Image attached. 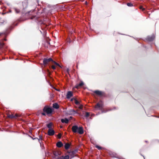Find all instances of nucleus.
I'll return each mask as SVG.
<instances>
[{"instance_id":"obj_1","label":"nucleus","mask_w":159,"mask_h":159,"mask_svg":"<svg viewBox=\"0 0 159 159\" xmlns=\"http://www.w3.org/2000/svg\"><path fill=\"white\" fill-rule=\"evenodd\" d=\"M78 152L77 150H71L68 152V155L65 157L64 159H69L77 155V153Z\"/></svg>"},{"instance_id":"obj_2","label":"nucleus","mask_w":159,"mask_h":159,"mask_svg":"<svg viewBox=\"0 0 159 159\" xmlns=\"http://www.w3.org/2000/svg\"><path fill=\"white\" fill-rule=\"evenodd\" d=\"M72 131L75 133L78 132L80 134H82L84 133L83 127H80L78 128L77 125H74L71 128Z\"/></svg>"},{"instance_id":"obj_3","label":"nucleus","mask_w":159,"mask_h":159,"mask_svg":"<svg viewBox=\"0 0 159 159\" xmlns=\"http://www.w3.org/2000/svg\"><path fill=\"white\" fill-rule=\"evenodd\" d=\"M52 109L48 106H45L43 109L44 112H46L47 115L51 114L52 112Z\"/></svg>"},{"instance_id":"obj_4","label":"nucleus","mask_w":159,"mask_h":159,"mask_svg":"<svg viewBox=\"0 0 159 159\" xmlns=\"http://www.w3.org/2000/svg\"><path fill=\"white\" fill-rule=\"evenodd\" d=\"M31 2L32 0H28L27 1H24L22 2V4L23 8V10L22 11V13L23 14H27V13H26L24 11V10L27 7L28 3H30Z\"/></svg>"},{"instance_id":"obj_5","label":"nucleus","mask_w":159,"mask_h":159,"mask_svg":"<svg viewBox=\"0 0 159 159\" xmlns=\"http://www.w3.org/2000/svg\"><path fill=\"white\" fill-rule=\"evenodd\" d=\"M53 155L55 156V158H57V159H64L63 157L62 156V158H61L59 156L61 154V152H60L57 151H53Z\"/></svg>"},{"instance_id":"obj_6","label":"nucleus","mask_w":159,"mask_h":159,"mask_svg":"<svg viewBox=\"0 0 159 159\" xmlns=\"http://www.w3.org/2000/svg\"><path fill=\"white\" fill-rule=\"evenodd\" d=\"M155 36L154 34H152L151 36H147L145 39L146 40L151 42L153 41L155 38Z\"/></svg>"},{"instance_id":"obj_7","label":"nucleus","mask_w":159,"mask_h":159,"mask_svg":"<svg viewBox=\"0 0 159 159\" xmlns=\"http://www.w3.org/2000/svg\"><path fill=\"white\" fill-rule=\"evenodd\" d=\"M52 61V59L51 58H49L48 59L45 58L43 60V63L44 65H46L48 63Z\"/></svg>"},{"instance_id":"obj_8","label":"nucleus","mask_w":159,"mask_h":159,"mask_svg":"<svg viewBox=\"0 0 159 159\" xmlns=\"http://www.w3.org/2000/svg\"><path fill=\"white\" fill-rule=\"evenodd\" d=\"M93 92L96 94L97 95L102 96L104 94V93L99 90H96L93 91Z\"/></svg>"},{"instance_id":"obj_9","label":"nucleus","mask_w":159,"mask_h":159,"mask_svg":"<svg viewBox=\"0 0 159 159\" xmlns=\"http://www.w3.org/2000/svg\"><path fill=\"white\" fill-rule=\"evenodd\" d=\"M95 108L97 110H100L102 108V104L98 103L95 105Z\"/></svg>"},{"instance_id":"obj_10","label":"nucleus","mask_w":159,"mask_h":159,"mask_svg":"<svg viewBox=\"0 0 159 159\" xmlns=\"http://www.w3.org/2000/svg\"><path fill=\"white\" fill-rule=\"evenodd\" d=\"M84 84V83L83 81H80V83L79 84H77L75 87V88L78 89H79L80 87H81L83 86Z\"/></svg>"},{"instance_id":"obj_11","label":"nucleus","mask_w":159,"mask_h":159,"mask_svg":"<svg viewBox=\"0 0 159 159\" xmlns=\"http://www.w3.org/2000/svg\"><path fill=\"white\" fill-rule=\"evenodd\" d=\"M48 134L49 136L53 135L55 134V131L52 129H49L48 130Z\"/></svg>"},{"instance_id":"obj_12","label":"nucleus","mask_w":159,"mask_h":159,"mask_svg":"<svg viewBox=\"0 0 159 159\" xmlns=\"http://www.w3.org/2000/svg\"><path fill=\"white\" fill-rule=\"evenodd\" d=\"M73 95V92L71 91H68L66 94V97L67 99L70 98Z\"/></svg>"},{"instance_id":"obj_13","label":"nucleus","mask_w":159,"mask_h":159,"mask_svg":"<svg viewBox=\"0 0 159 159\" xmlns=\"http://www.w3.org/2000/svg\"><path fill=\"white\" fill-rule=\"evenodd\" d=\"M56 145L58 147L61 148L63 146V144L61 141H59L57 142Z\"/></svg>"},{"instance_id":"obj_14","label":"nucleus","mask_w":159,"mask_h":159,"mask_svg":"<svg viewBox=\"0 0 159 159\" xmlns=\"http://www.w3.org/2000/svg\"><path fill=\"white\" fill-rule=\"evenodd\" d=\"M61 121L62 123L67 124L69 122V120L67 118H65V119H61Z\"/></svg>"},{"instance_id":"obj_15","label":"nucleus","mask_w":159,"mask_h":159,"mask_svg":"<svg viewBox=\"0 0 159 159\" xmlns=\"http://www.w3.org/2000/svg\"><path fill=\"white\" fill-rule=\"evenodd\" d=\"M53 107L55 109H57L59 107V105L57 103H54L53 104Z\"/></svg>"},{"instance_id":"obj_16","label":"nucleus","mask_w":159,"mask_h":159,"mask_svg":"<svg viewBox=\"0 0 159 159\" xmlns=\"http://www.w3.org/2000/svg\"><path fill=\"white\" fill-rule=\"evenodd\" d=\"M113 156L112 157L117 158H118L119 159H121L120 157V156H119L117 154H116V153H113L112 154Z\"/></svg>"},{"instance_id":"obj_17","label":"nucleus","mask_w":159,"mask_h":159,"mask_svg":"<svg viewBox=\"0 0 159 159\" xmlns=\"http://www.w3.org/2000/svg\"><path fill=\"white\" fill-rule=\"evenodd\" d=\"M70 146V144L69 143H66L64 146L65 148L67 150L69 148Z\"/></svg>"},{"instance_id":"obj_18","label":"nucleus","mask_w":159,"mask_h":159,"mask_svg":"<svg viewBox=\"0 0 159 159\" xmlns=\"http://www.w3.org/2000/svg\"><path fill=\"white\" fill-rule=\"evenodd\" d=\"M52 123L51 122L50 123L47 125V127L48 128H49V129H52L51 128L52 127Z\"/></svg>"},{"instance_id":"obj_19","label":"nucleus","mask_w":159,"mask_h":159,"mask_svg":"<svg viewBox=\"0 0 159 159\" xmlns=\"http://www.w3.org/2000/svg\"><path fill=\"white\" fill-rule=\"evenodd\" d=\"M8 118L11 119L14 118V115L13 114L9 115H8Z\"/></svg>"},{"instance_id":"obj_20","label":"nucleus","mask_w":159,"mask_h":159,"mask_svg":"<svg viewBox=\"0 0 159 159\" xmlns=\"http://www.w3.org/2000/svg\"><path fill=\"white\" fill-rule=\"evenodd\" d=\"M14 10H15V11L16 13H18L20 12V10L18 9H17L16 8H14Z\"/></svg>"},{"instance_id":"obj_21","label":"nucleus","mask_w":159,"mask_h":159,"mask_svg":"<svg viewBox=\"0 0 159 159\" xmlns=\"http://www.w3.org/2000/svg\"><path fill=\"white\" fill-rule=\"evenodd\" d=\"M75 103L77 105H80V102L77 101L76 99H75Z\"/></svg>"},{"instance_id":"obj_22","label":"nucleus","mask_w":159,"mask_h":159,"mask_svg":"<svg viewBox=\"0 0 159 159\" xmlns=\"http://www.w3.org/2000/svg\"><path fill=\"white\" fill-rule=\"evenodd\" d=\"M89 113L88 112H85V116L86 117H88L89 116Z\"/></svg>"},{"instance_id":"obj_23","label":"nucleus","mask_w":159,"mask_h":159,"mask_svg":"<svg viewBox=\"0 0 159 159\" xmlns=\"http://www.w3.org/2000/svg\"><path fill=\"white\" fill-rule=\"evenodd\" d=\"M95 147L97 148V149H98V150H101L102 149V148L101 147L98 146V145H96L95 146Z\"/></svg>"},{"instance_id":"obj_24","label":"nucleus","mask_w":159,"mask_h":159,"mask_svg":"<svg viewBox=\"0 0 159 159\" xmlns=\"http://www.w3.org/2000/svg\"><path fill=\"white\" fill-rule=\"evenodd\" d=\"M4 45L3 43H0V49L2 48Z\"/></svg>"},{"instance_id":"obj_25","label":"nucleus","mask_w":159,"mask_h":159,"mask_svg":"<svg viewBox=\"0 0 159 159\" xmlns=\"http://www.w3.org/2000/svg\"><path fill=\"white\" fill-rule=\"evenodd\" d=\"M127 5L129 7H131L133 6V4L131 3H127Z\"/></svg>"},{"instance_id":"obj_26","label":"nucleus","mask_w":159,"mask_h":159,"mask_svg":"<svg viewBox=\"0 0 159 159\" xmlns=\"http://www.w3.org/2000/svg\"><path fill=\"white\" fill-rule=\"evenodd\" d=\"M20 116L17 114H16L14 115V118H17V117H20Z\"/></svg>"},{"instance_id":"obj_27","label":"nucleus","mask_w":159,"mask_h":159,"mask_svg":"<svg viewBox=\"0 0 159 159\" xmlns=\"http://www.w3.org/2000/svg\"><path fill=\"white\" fill-rule=\"evenodd\" d=\"M61 134L60 133L58 134L57 135L58 138L59 139H60L61 138Z\"/></svg>"},{"instance_id":"obj_28","label":"nucleus","mask_w":159,"mask_h":159,"mask_svg":"<svg viewBox=\"0 0 159 159\" xmlns=\"http://www.w3.org/2000/svg\"><path fill=\"white\" fill-rule=\"evenodd\" d=\"M80 105V106L78 107V108L80 109H82L83 108V105H80H80Z\"/></svg>"},{"instance_id":"obj_29","label":"nucleus","mask_w":159,"mask_h":159,"mask_svg":"<svg viewBox=\"0 0 159 159\" xmlns=\"http://www.w3.org/2000/svg\"><path fill=\"white\" fill-rule=\"evenodd\" d=\"M140 9H142L143 11H144L145 9L144 8H143V7L142 6H140L139 7Z\"/></svg>"},{"instance_id":"obj_30","label":"nucleus","mask_w":159,"mask_h":159,"mask_svg":"<svg viewBox=\"0 0 159 159\" xmlns=\"http://www.w3.org/2000/svg\"><path fill=\"white\" fill-rule=\"evenodd\" d=\"M52 61V63L54 64H55L56 65V64L57 63V62H56V61H53V60H52V61Z\"/></svg>"},{"instance_id":"obj_31","label":"nucleus","mask_w":159,"mask_h":159,"mask_svg":"<svg viewBox=\"0 0 159 159\" xmlns=\"http://www.w3.org/2000/svg\"><path fill=\"white\" fill-rule=\"evenodd\" d=\"M52 61V63L54 64H55L56 65V64L57 63V62H56V61H53V60H52V61Z\"/></svg>"},{"instance_id":"obj_32","label":"nucleus","mask_w":159,"mask_h":159,"mask_svg":"<svg viewBox=\"0 0 159 159\" xmlns=\"http://www.w3.org/2000/svg\"><path fill=\"white\" fill-rule=\"evenodd\" d=\"M107 17H109L111 16V13H108L106 15Z\"/></svg>"},{"instance_id":"obj_33","label":"nucleus","mask_w":159,"mask_h":159,"mask_svg":"<svg viewBox=\"0 0 159 159\" xmlns=\"http://www.w3.org/2000/svg\"><path fill=\"white\" fill-rule=\"evenodd\" d=\"M52 68L53 69V70H55V69H56V67H55V66H54V65H52Z\"/></svg>"},{"instance_id":"obj_34","label":"nucleus","mask_w":159,"mask_h":159,"mask_svg":"<svg viewBox=\"0 0 159 159\" xmlns=\"http://www.w3.org/2000/svg\"><path fill=\"white\" fill-rule=\"evenodd\" d=\"M46 43L48 45H50V43L49 41H47Z\"/></svg>"},{"instance_id":"obj_35","label":"nucleus","mask_w":159,"mask_h":159,"mask_svg":"<svg viewBox=\"0 0 159 159\" xmlns=\"http://www.w3.org/2000/svg\"><path fill=\"white\" fill-rule=\"evenodd\" d=\"M46 112H42V115H43V116H46V113H45Z\"/></svg>"},{"instance_id":"obj_36","label":"nucleus","mask_w":159,"mask_h":159,"mask_svg":"<svg viewBox=\"0 0 159 159\" xmlns=\"http://www.w3.org/2000/svg\"><path fill=\"white\" fill-rule=\"evenodd\" d=\"M75 99H76V98H72L71 99V101H72L73 100H74L75 101Z\"/></svg>"},{"instance_id":"obj_37","label":"nucleus","mask_w":159,"mask_h":159,"mask_svg":"<svg viewBox=\"0 0 159 159\" xmlns=\"http://www.w3.org/2000/svg\"><path fill=\"white\" fill-rule=\"evenodd\" d=\"M56 65L57 66H58L60 67H61V66H60V65H59V64L58 63H57V64H56Z\"/></svg>"},{"instance_id":"obj_38","label":"nucleus","mask_w":159,"mask_h":159,"mask_svg":"<svg viewBox=\"0 0 159 159\" xmlns=\"http://www.w3.org/2000/svg\"><path fill=\"white\" fill-rule=\"evenodd\" d=\"M3 24V22H0V27L2 26Z\"/></svg>"},{"instance_id":"obj_39","label":"nucleus","mask_w":159,"mask_h":159,"mask_svg":"<svg viewBox=\"0 0 159 159\" xmlns=\"http://www.w3.org/2000/svg\"><path fill=\"white\" fill-rule=\"evenodd\" d=\"M39 139H40L41 140H42V137L41 136H39Z\"/></svg>"},{"instance_id":"obj_40","label":"nucleus","mask_w":159,"mask_h":159,"mask_svg":"<svg viewBox=\"0 0 159 159\" xmlns=\"http://www.w3.org/2000/svg\"><path fill=\"white\" fill-rule=\"evenodd\" d=\"M3 34V33H0V36H1Z\"/></svg>"},{"instance_id":"obj_41","label":"nucleus","mask_w":159,"mask_h":159,"mask_svg":"<svg viewBox=\"0 0 159 159\" xmlns=\"http://www.w3.org/2000/svg\"><path fill=\"white\" fill-rule=\"evenodd\" d=\"M35 17V16H33L31 18V19H32L33 18H34Z\"/></svg>"},{"instance_id":"obj_42","label":"nucleus","mask_w":159,"mask_h":159,"mask_svg":"<svg viewBox=\"0 0 159 159\" xmlns=\"http://www.w3.org/2000/svg\"><path fill=\"white\" fill-rule=\"evenodd\" d=\"M48 72L49 75H50V72L49 71V70H48Z\"/></svg>"},{"instance_id":"obj_43","label":"nucleus","mask_w":159,"mask_h":159,"mask_svg":"<svg viewBox=\"0 0 159 159\" xmlns=\"http://www.w3.org/2000/svg\"><path fill=\"white\" fill-rule=\"evenodd\" d=\"M73 111L75 112V113H77V112H76V111H75V110H73Z\"/></svg>"},{"instance_id":"obj_44","label":"nucleus","mask_w":159,"mask_h":159,"mask_svg":"<svg viewBox=\"0 0 159 159\" xmlns=\"http://www.w3.org/2000/svg\"><path fill=\"white\" fill-rule=\"evenodd\" d=\"M85 3H86V4H87V2L86 1V2Z\"/></svg>"},{"instance_id":"obj_45","label":"nucleus","mask_w":159,"mask_h":159,"mask_svg":"<svg viewBox=\"0 0 159 159\" xmlns=\"http://www.w3.org/2000/svg\"><path fill=\"white\" fill-rule=\"evenodd\" d=\"M1 1H0V4H1Z\"/></svg>"},{"instance_id":"obj_46","label":"nucleus","mask_w":159,"mask_h":159,"mask_svg":"<svg viewBox=\"0 0 159 159\" xmlns=\"http://www.w3.org/2000/svg\"><path fill=\"white\" fill-rule=\"evenodd\" d=\"M30 11H29V12H28V13H30Z\"/></svg>"}]
</instances>
